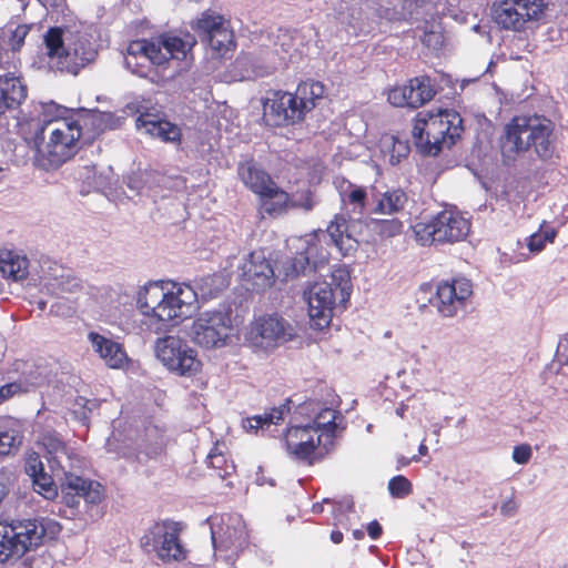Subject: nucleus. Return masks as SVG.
Here are the masks:
<instances>
[{"mask_svg": "<svg viewBox=\"0 0 568 568\" xmlns=\"http://www.w3.org/2000/svg\"><path fill=\"white\" fill-rule=\"evenodd\" d=\"M307 244L305 251L300 252L295 257L284 264L285 276L294 277L300 274H306L308 270H316L318 247L315 243L310 244L308 240H301Z\"/></svg>", "mask_w": 568, "mask_h": 568, "instance_id": "nucleus-30", "label": "nucleus"}, {"mask_svg": "<svg viewBox=\"0 0 568 568\" xmlns=\"http://www.w3.org/2000/svg\"><path fill=\"white\" fill-rule=\"evenodd\" d=\"M322 403V458L336 452L347 428V420L338 409L341 399L333 392Z\"/></svg>", "mask_w": 568, "mask_h": 568, "instance_id": "nucleus-17", "label": "nucleus"}, {"mask_svg": "<svg viewBox=\"0 0 568 568\" xmlns=\"http://www.w3.org/2000/svg\"><path fill=\"white\" fill-rule=\"evenodd\" d=\"M293 205L301 206L304 210L308 211L314 206V203L310 196H306V199L303 202H297L296 200H294Z\"/></svg>", "mask_w": 568, "mask_h": 568, "instance_id": "nucleus-60", "label": "nucleus"}, {"mask_svg": "<svg viewBox=\"0 0 568 568\" xmlns=\"http://www.w3.org/2000/svg\"><path fill=\"white\" fill-rule=\"evenodd\" d=\"M316 405H317L316 402L303 403L302 405L298 406L297 413L301 414V415L302 414H307L310 408L314 407Z\"/></svg>", "mask_w": 568, "mask_h": 568, "instance_id": "nucleus-61", "label": "nucleus"}, {"mask_svg": "<svg viewBox=\"0 0 568 568\" xmlns=\"http://www.w3.org/2000/svg\"><path fill=\"white\" fill-rule=\"evenodd\" d=\"M418 454L419 456H426L428 454V447L425 444V438L422 440L418 447Z\"/></svg>", "mask_w": 568, "mask_h": 568, "instance_id": "nucleus-63", "label": "nucleus"}, {"mask_svg": "<svg viewBox=\"0 0 568 568\" xmlns=\"http://www.w3.org/2000/svg\"><path fill=\"white\" fill-rule=\"evenodd\" d=\"M0 273L4 278L22 281L29 274V260L13 252L3 253L0 256Z\"/></svg>", "mask_w": 568, "mask_h": 568, "instance_id": "nucleus-33", "label": "nucleus"}, {"mask_svg": "<svg viewBox=\"0 0 568 568\" xmlns=\"http://www.w3.org/2000/svg\"><path fill=\"white\" fill-rule=\"evenodd\" d=\"M235 67L240 70V80L265 77L271 74L275 69L265 58L251 53L239 57L235 61Z\"/></svg>", "mask_w": 568, "mask_h": 568, "instance_id": "nucleus-31", "label": "nucleus"}, {"mask_svg": "<svg viewBox=\"0 0 568 568\" xmlns=\"http://www.w3.org/2000/svg\"><path fill=\"white\" fill-rule=\"evenodd\" d=\"M531 447L527 444L516 446L513 450V459L517 464L525 465L531 458Z\"/></svg>", "mask_w": 568, "mask_h": 568, "instance_id": "nucleus-52", "label": "nucleus"}, {"mask_svg": "<svg viewBox=\"0 0 568 568\" xmlns=\"http://www.w3.org/2000/svg\"><path fill=\"white\" fill-rule=\"evenodd\" d=\"M381 151L392 165H396L408 155L409 145L407 141L400 140L397 136L385 135L381 140Z\"/></svg>", "mask_w": 568, "mask_h": 568, "instance_id": "nucleus-40", "label": "nucleus"}, {"mask_svg": "<svg viewBox=\"0 0 568 568\" xmlns=\"http://www.w3.org/2000/svg\"><path fill=\"white\" fill-rule=\"evenodd\" d=\"M138 307L145 324L155 333L189 318L199 308L197 293L185 283L152 282L138 295Z\"/></svg>", "mask_w": 568, "mask_h": 568, "instance_id": "nucleus-1", "label": "nucleus"}, {"mask_svg": "<svg viewBox=\"0 0 568 568\" xmlns=\"http://www.w3.org/2000/svg\"><path fill=\"white\" fill-rule=\"evenodd\" d=\"M11 545H13V541L10 537L8 523H0V562L16 556V550Z\"/></svg>", "mask_w": 568, "mask_h": 568, "instance_id": "nucleus-47", "label": "nucleus"}, {"mask_svg": "<svg viewBox=\"0 0 568 568\" xmlns=\"http://www.w3.org/2000/svg\"><path fill=\"white\" fill-rule=\"evenodd\" d=\"M518 505L516 500L511 497L504 501L500 506V511L504 516L511 517L517 513Z\"/></svg>", "mask_w": 568, "mask_h": 568, "instance_id": "nucleus-54", "label": "nucleus"}, {"mask_svg": "<svg viewBox=\"0 0 568 568\" xmlns=\"http://www.w3.org/2000/svg\"><path fill=\"white\" fill-rule=\"evenodd\" d=\"M240 270L242 278L255 291H264L274 282V270L262 250L252 252Z\"/></svg>", "mask_w": 568, "mask_h": 568, "instance_id": "nucleus-23", "label": "nucleus"}, {"mask_svg": "<svg viewBox=\"0 0 568 568\" xmlns=\"http://www.w3.org/2000/svg\"><path fill=\"white\" fill-rule=\"evenodd\" d=\"M261 211L270 215L280 214L288 204V194L276 184L271 185L265 194H260Z\"/></svg>", "mask_w": 568, "mask_h": 568, "instance_id": "nucleus-39", "label": "nucleus"}, {"mask_svg": "<svg viewBox=\"0 0 568 568\" xmlns=\"http://www.w3.org/2000/svg\"><path fill=\"white\" fill-rule=\"evenodd\" d=\"M44 286L52 294L60 295L81 291L83 283L70 272L61 270L60 274H53L52 277L45 278Z\"/></svg>", "mask_w": 568, "mask_h": 568, "instance_id": "nucleus-37", "label": "nucleus"}, {"mask_svg": "<svg viewBox=\"0 0 568 568\" xmlns=\"http://www.w3.org/2000/svg\"><path fill=\"white\" fill-rule=\"evenodd\" d=\"M153 41L159 44L161 55H164V64L168 63L170 59H184L187 51L193 45V41H183L178 37H161Z\"/></svg>", "mask_w": 568, "mask_h": 568, "instance_id": "nucleus-38", "label": "nucleus"}, {"mask_svg": "<svg viewBox=\"0 0 568 568\" xmlns=\"http://www.w3.org/2000/svg\"><path fill=\"white\" fill-rule=\"evenodd\" d=\"M29 28L19 24L14 29L7 28L0 33V68L9 69L14 63V55L22 47Z\"/></svg>", "mask_w": 568, "mask_h": 568, "instance_id": "nucleus-26", "label": "nucleus"}, {"mask_svg": "<svg viewBox=\"0 0 568 568\" xmlns=\"http://www.w3.org/2000/svg\"><path fill=\"white\" fill-rule=\"evenodd\" d=\"M313 423L310 425H292L285 434L287 453L296 459L308 460L320 445V413L312 410Z\"/></svg>", "mask_w": 568, "mask_h": 568, "instance_id": "nucleus-21", "label": "nucleus"}, {"mask_svg": "<svg viewBox=\"0 0 568 568\" xmlns=\"http://www.w3.org/2000/svg\"><path fill=\"white\" fill-rule=\"evenodd\" d=\"M8 491V478L6 474L0 470V501L7 496Z\"/></svg>", "mask_w": 568, "mask_h": 568, "instance_id": "nucleus-59", "label": "nucleus"}, {"mask_svg": "<svg viewBox=\"0 0 568 568\" xmlns=\"http://www.w3.org/2000/svg\"><path fill=\"white\" fill-rule=\"evenodd\" d=\"M26 473L31 477L34 490L50 500L57 496L52 476L44 473L43 463L37 453H32L26 463Z\"/></svg>", "mask_w": 568, "mask_h": 568, "instance_id": "nucleus-28", "label": "nucleus"}, {"mask_svg": "<svg viewBox=\"0 0 568 568\" xmlns=\"http://www.w3.org/2000/svg\"><path fill=\"white\" fill-rule=\"evenodd\" d=\"M111 119L110 113L92 112L83 119L84 124L93 125L97 131H103L108 128V121Z\"/></svg>", "mask_w": 568, "mask_h": 568, "instance_id": "nucleus-51", "label": "nucleus"}, {"mask_svg": "<svg viewBox=\"0 0 568 568\" xmlns=\"http://www.w3.org/2000/svg\"><path fill=\"white\" fill-rule=\"evenodd\" d=\"M545 223L540 229L528 237L527 246L530 252L539 253L544 250L547 242L552 243L557 231L554 227L544 229Z\"/></svg>", "mask_w": 568, "mask_h": 568, "instance_id": "nucleus-43", "label": "nucleus"}, {"mask_svg": "<svg viewBox=\"0 0 568 568\" xmlns=\"http://www.w3.org/2000/svg\"><path fill=\"white\" fill-rule=\"evenodd\" d=\"M88 339L93 351L99 354L109 367L120 368L126 363L128 355L120 343L95 332H90Z\"/></svg>", "mask_w": 568, "mask_h": 568, "instance_id": "nucleus-25", "label": "nucleus"}, {"mask_svg": "<svg viewBox=\"0 0 568 568\" xmlns=\"http://www.w3.org/2000/svg\"><path fill=\"white\" fill-rule=\"evenodd\" d=\"M27 98V88L19 78L0 77V114L17 109Z\"/></svg>", "mask_w": 568, "mask_h": 568, "instance_id": "nucleus-29", "label": "nucleus"}, {"mask_svg": "<svg viewBox=\"0 0 568 568\" xmlns=\"http://www.w3.org/2000/svg\"><path fill=\"white\" fill-rule=\"evenodd\" d=\"M26 388L27 387L23 385L22 379H19V381L12 382V383H8V384L1 386L0 387V402L2 403L7 399H10L11 397H13L17 394L27 393Z\"/></svg>", "mask_w": 568, "mask_h": 568, "instance_id": "nucleus-49", "label": "nucleus"}, {"mask_svg": "<svg viewBox=\"0 0 568 568\" xmlns=\"http://www.w3.org/2000/svg\"><path fill=\"white\" fill-rule=\"evenodd\" d=\"M388 490L394 498H404L412 494L413 486L405 476L397 475L388 481Z\"/></svg>", "mask_w": 568, "mask_h": 568, "instance_id": "nucleus-46", "label": "nucleus"}, {"mask_svg": "<svg viewBox=\"0 0 568 568\" xmlns=\"http://www.w3.org/2000/svg\"><path fill=\"white\" fill-rule=\"evenodd\" d=\"M326 243L335 248L341 256H347L356 250V241L348 234V222L345 216L336 215L326 229Z\"/></svg>", "mask_w": 568, "mask_h": 568, "instance_id": "nucleus-27", "label": "nucleus"}, {"mask_svg": "<svg viewBox=\"0 0 568 568\" xmlns=\"http://www.w3.org/2000/svg\"><path fill=\"white\" fill-rule=\"evenodd\" d=\"M556 355L559 363L568 365V333L559 341Z\"/></svg>", "mask_w": 568, "mask_h": 568, "instance_id": "nucleus-53", "label": "nucleus"}, {"mask_svg": "<svg viewBox=\"0 0 568 568\" xmlns=\"http://www.w3.org/2000/svg\"><path fill=\"white\" fill-rule=\"evenodd\" d=\"M423 42L428 47L433 45L436 48L442 44V36L435 32L425 33Z\"/></svg>", "mask_w": 568, "mask_h": 568, "instance_id": "nucleus-57", "label": "nucleus"}, {"mask_svg": "<svg viewBox=\"0 0 568 568\" xmlns=\"http://www.w3.org/2000/svg\"><path fill=\"white\" fill-rule=\"evenodd\" d=\"M303 302L307 307L311 325L320 326V286L316 282L308 283L303 291Z\"/></svg>", "mask_w": 568, "mask_h": 568, "instance_id": "nucleus-41", "label": "nucleus"}, {"mask_svg": "<svg viewBox=\"0 0 568 568\" xmlns=\"http://www.w3.org/2000/svg\"><path fill=\"white\" fill-rule=\"evenodd\" d=\"M252 342L263 348L275 347L293 338L292 325L277 314L257 317L251 325Z\"/></svg>", "mask_w": 568, "mask_h": 568, "instance_id": "nucleus-18", "label": "nucleus"}, {"mask_svg": "<svg viewBox=\"0 0 568 568\" xmlns=\"http://www.w3.org/2000/svg\"><path fill=\"white\" fill-rule=\"evenodd\" d=\"M314 81L301 82L295 93L270 91L263 100V119L267 125L284 126L303 120L316 105L320 97L314 92Z\"/></svg>", "mask_w": 568, "mask_h": 568, "instance_id": "nucleus-6", "label": "nucleus"}, {"mask_svg": "<svg viewBox=\"0 0 568 568\" xmlns=\"http://www.w3.org/2000/svg\"><path fill=\"white\" fill-rule=\"evenodd\" d=\"M38 443L44 448L48 463L67 449L65 444L55 432H43L39 436Z\"/></svg>", "mask_w": 568, "mask_h": 568, "instance_id": "nucleus-42", "label": "nucleus"}, {"mask_svg": "<svg viewBox=\"0 0 568 568\" xmlns=\"http://www.w3.org/2000/svg\"><path fill=\"white\" fill-rule=\"evenodd\" d=\"M383 532V528L377 520H373L367 526V534L372 539H378Z\"/></svg>", "mask_w": 568, "mask_h": 568, "instance_id": "nucleus-55", "label": "nucleus"}, {"mask_svg": "<svg viewBox=\"0 0 568 568\" xmlns=\"http://www.w3.org/2000/svg\"><path fill=\"white\" fill-rule=\"evenodd\" d=\"M183 528L180 521H158L143 535L141 546L148 552L154 551L164 562L182 561L187 552L180 540Z\"/></svg>", "mask_w": 568, "mask_h": 568, "instance_id": "nucleus-9", "label": "nucleus"}, {"mask_svg": "<svg viewBox=\"0 0 568 568\" xmlns=\"http://www.w3.org/2000/svg\"><path fill=\"white\" fill-rule=\"evenodd\" d=\"M290 404L291 400L287 399L284 404L272 408L263 415H255L246 418L243 420V428L246 432L256 433L258 429L267 428L271 425H277L280 422L284 420L285 415L290 413Z\"/></svg>", "mask_w": 568, "mask_h": 568, "instance_id": "nucleus-35", "label": "nucleus"}, {"mask_svg": "<svg viewBox=\"0 0 568 568\" xmlns=\"http://www.w3.org/2000/svg\"><path fill=\"white\" fill-rule=\"evenodd\" d=\"M194 29L201 40L217 54L223 55L234 47L233 31L230 29L229 22L220 14L202 13Z\"/></svg>", "mask_w": 568, "mask_h": 568, "instance_id": "nucleus-19", "label": "nucleus"}, {"mask_svg": "<svg viewBox=\"0 0 568 568\" xmlns=\"http://www.w3.org/2000/svg\"><path fill=\"white\" fill-rule=\"evenodd\" d=\"M462 124V116L454 110L418 112L414 120L412 136L422 154L435 156L443 148H450L460 138Z\"/></svg>", "mask_w": 568, "mask_h": 568, "instance_id": "nucleus-4", "label": "nucleus"}, {"mask_svg": "<svg viewBox=\"0 0 568 568\" xmlns=\"http://www.w3.org/2000/svg\"><path fill=\"white\" fill-rule=\"evenodd\" d=\"M209 460H210V465L214 469L221 470L223 468V466L225 465L223 473L219 471V474H217L221 478H225V477L230 476L232 474V471L234 470V465H227L225 457L221 454H210Z\"/></svg>", "mask_w": 568, "mask_h": 568, "instance_id": "nucleus-50", "label": "nucleus"}, {"mask_svg": "<svg viewBox=\"0 0 568 568\" xmlns=\"http://www.w3.org/2000/svg\"><path fill=\"white\" fill-rule=\"evenodd\" d=\"M237 172L244 184L258 195L265 194V191L275 184L266 172L251 161L241 163Z\"/></svg>", "mask_w": 568, "mask_h": 568, "instance_id": "nucleus-32", "label": "nucleus"}, {"mask_svg": "<svg viewBox=\"0 0 568 568\" xmlns=\"http://www.w3.org/2000/svg\"><path fill=\"white\" fill-rule=\"evenodd\" d=\"M418 460H419V456L418 455H414L410 458H407V457H405L403 455H398L396 457V463H397L396 469L398 470V469H400L403 467L408 466L410 463H413V462L417 463Z\"/></svg>", "mask_w": 568, "mask_h": 568, "instance_id": "nucleus-58", "label": "nucleus"}, {"mask_svg": "<svg viewBox=\"0 0 568 568\" xmlns=\"http://www.w3.org/2000/svg\"><path fill=\"white\" fill-rule=\"evenodd\" d=\"M322 322L329 325L334 311H343L349 300L352 283L349 272L337 267L322 283Z\"/></svg>", "mask_w": 568, "mask_h": 568, "instance_id": "nucleus-16", "label": "nucleus"}, {"mask_svg": "<svg viewBox=\"0 0 568 568\" xmlns=\"http://www.w3.org/2000/svg\"><path fill=\"white\" fill-rule=\"evenodd\" d=\"M436 91L429 77H416L407 84L396 87L388 92V101L394 106L419 108L430 101Z\"/></svg>", "mask_w": 568, "mask_h": 568, "instance_id": "nucleus-22", "label": "nucleus"}, {"mask_svg": "<svg viewBox=\"0 0 568 568\" xmlns=\"http://www.w3.org/2000/svg\"><path fill=\"white\" fill-rule=\"evenodd\" d=\"M215 552L233 559L247 544L245 523L239 514L215 515L207 519Z\"/></svg>", "mask_w": 568, "mask_h": 568, "instance_id": "nucleus-10", "label": "nucleus"}, {"mask_svg": "<svg viewBox=\"0 0 568 568\" xmlns=\"http://www.w3.org/2000/svg\"><path fill=\"white\" fill-rule=\"evenodd\" d=\"M22 443L20 424L11 417L0 418V455H10Z\"/></svg>", "mask_w": 568, "mask_h": 568, "instance_id": "nucleus-34", "label": "nucleus"}, {"mask_svg": "<svg viewBox=\"0 0 568 568\" xmlns=\"http://www.w3.org/2000/svg\"><path fill=\"white\" fill-rule=\"evenodd\" d=\"M554 130V123L545 116H515L504 130L503 158L511 162L532 150L541 160L551 159L555 153Z\"/></svg>", "mask_w": 568, "mask_h": 568, "instance_id": "nucleus-2", "label": "nucleus"}, {"mask_svg": "<svg viewBox=\"0 0 568 568\" xmlns=\"http://www.w3.org/2000/svg\"><path fill=\"white\" fill-rule=\"evenodd\" d=\"M469 230V221L450 210L439 212L429 222H418L413 226L415 239L420 245L463 241Z\"/></svg>", "mask_w": 568, "mask_h": 568, "instance_id": "nucleus-8", "label": "nucleus"}, {"mask_svg": "<svg viewBox=\"0 0 568 568\" xmlns=\"http://www.w3.org/2000/svg\"><path fill=\"white\" fill-rule=\"evenodd\" d=\"M136 128L163 142L179 143L182 136L181 129L176 124L156 114H140L136 119Z\"/></svg>", "mask_w": 568, "mask_h": 568, "instance_id": "nucleus-24", "label": "nucleus"}, {"mask_svg": "<svg viewBox=\"0 0 568 568\" xmlns=\"http://www.w3.org/2000/svg\"><path fill=\"white\" fill-rule=\"evenodd\" d=\"M232 311L225 306L201 312L190 328L192 341L206 349L222 348L232 342Z\"/></svg>", "mask_w": 568, "mask_h": 568, "instance_id": "nucleus-7", "label": "nucleus"}, {"mask_svg": "<svg viewBox=\"0 0 568 568\" xmlns=\"http://www.w3.org/2000/svg\"><path fill=\"white\" fill-rule=\"evenodd\" d=\"M44 45L49 67L74 75L97 55L95 49L87 37L59 27L47 31Z\"/></svg>", "mask_w": 568, "mask_h": 568, "instance_id": "nucleus-5", "label": "nucleus"}, {"mask_svg": "<svg viewBox=\"0 0 568 568\" xmlns=\"http://www.w3.org/2000/svg\"><path fill=\"white\" fill-rule=\"evenodd\" d=\"M352 535L356 540H361L364 538V531L362 529L353 530Z\"/></svg>", "mask_w": 568, "mask_h": 568, "instance_id": "nucleus-64", "label": "nucleus"}, {"mask_svg": "<svg viewBox=\"0 0 568 568\" xmlns=\"http://www.w3.org/2000/svg\"><path fill=\"white\" fill-rule=\"evenodd\" d=\"M154 351L163 366L175 375L192 377L201 369L197 352L180 336L168 335L158 338Z\"/></svg>", "mask_w": 568, "mask_h": 568, "instance_id": "nucleus-11", "label": "nucleus"}, {"mask_svg": "<svg viewBox=\"0 0 568 568\" xmlns=\"http://www.w3.org/2000/svg\"><path fill=\"white\" fill-rule=\"evenodd\" d=\"M471 294L473 285L469 280L459 277L445 281L437 285L434 305L443 316L453 317L465 308Z\"/></svg>", "mask_w": 568, "mask_h": 568, "instance_id": "nucleus-20", "label": "nucleus"}, {"mask_svg": "<svg viewBox=\"0 0 568 568\" xmlns=\"http://www.w3.org/2000/svg\"><path fill=\"white\" fill-rule=\"evenodd\" d=\"M373 230L382 237H393L402 233L403 223L398 219L374 220Z\"/></svg>", "mask_w": 568, "mask_h": 568, "instance_id": "nucleus-44", "label": "nucleus"}, {"mask_svg": "<svg viewBox=\"0 0 568 568\" xmlns=\"http://www.w3.org/2000/svg\"><path fill=\"white\" fill-rule=\"evenodd\" d=\"M10 537L16 550V556L21 557L28 551L34 550L45 541L55 538L61 526L51 518H26L8 523Z\"/></svg>", "mask_w": 568, "mask_h": 568, "instance_id": "nucleus-12", "label": "nucleus"}, {"mask_svg": "<svg viewBox=\"0 0 568 568\" xmlns=\"http://www.w3.org/2000/svg\"><path fill=\"white\" fill-rule=\"evenodd\" d=\"M331 540H332L334 544H339V542H342V540H343V534H342V531H339V530H333V531L331 532Z\"/></svg>", "mask_w": 568, "mask_h": 568, "instance_id": "nucleus-62", "label": "nucleus"}, {"mask_svg": "<svg viewBox=\"0 0 568 568\" xmlns=\"http://www.w3.org/2000/svg\"><path fill=\"white\" fill-rule=\"evenodd\" d=\"M21 379L23 385L27 387L26 392H29L30 389L44 384L47 381V376L40 368H37L31 369L29 372H24L23 377Z\"/></svg>", "mask_w": 568, "mask_h": 568, "instance_id": "nucleus-48", "label": "nucleus"}, {"mask_svg": "<svg viewBox=\"0 0 568 568\" xmlns=\"http://www.w3.org/2000/svg\"><path fill=\"white\" fill-rule=\"evenodd\" d=\"M80 460L67 448L49 462L52 474L61 480V485L73 490L77 496L82 497L89 504H98L102 498V486L88 480L73 473L79 467Z\"/></svg>", "mask_w": 568, "mask_h": 568, "instance_id": "nucleus-13", "label": "nucleus"}, {"mask_svg": "<svg viewBox=\"0 0 568 568\" xmlns=\"http://www.w3.org/2000/svg\"><path fill=\"white\" fill-rule=\"evenodd\" d=\"M124 64L131 73L154 81L158 77L154 68L164 65V55H161L156 42L134 40L126 48Z\"/></svg>", "mask_w": 568, "mask_h": 568, "instance_id": "nucleus-15", "label": "nucleus"}, {"mask_svg": "<svg viewBox=\"0 0 568 568\" xmlns=\"http://www.w3.org/2000/svg\"><path fill=\"white\" fill-rule=\"evenodd\" d=\"M81 136L82 126L78 120H42L36 130L33 164L44 171L59 169L75 154Z\"/></svg>", "mask_w": 568, "mask_h": 568, "instance_id": "nucleus-3", "label": "nucleus"}, {"mask_svg": "<svg viewBox=\"0 0 568 568\" xmlns=\"http://www.w3.org/2000/svg\"><path fill=\"white\" fill-rule=\"evenodd\" d=\"M408 196L402 189H393L384 192L377 200L374 213L396 214L405 210Z\"/></svg>", "mask_w": 568, "mask_h": 568, "instance_id": "nucleus-36", "label": "nucleus"}, {"mask_svg": "<svg viewBox=\"0 0 568 568\" xmlns=\"http://www.w3.org/2000/svg\"><path fill=\"white\" fill-rule=\"evenodd\" d=\"M126 184L131 190L136 191L138 193L142 192L144 187L142 183V175L129 176Z\"/></svg>", "mask_w": 568, "mask_h": 568, "instance_id": "nucleus-56", "label": "nucleus"}, {"mask_svg": "<svg viewBox=\"0 0 568 568\" xmlns=\"http://www.w3.org/2000/svg\"><path fill=\"white\" fill-rule=\"evenodd\" d=\"M349 192L343 196V202L353 205V212L362 214L365 209L366 191L361 186L349 185Z\"/></svg>", "mask_w": 568, "mask_h": 568, "instance_id": "nucleus-45", "label": "nucleus"}, {"mask_svg": "<svg viewBox=\"0 0 568 568\" xmlns=\"http://www.w3.org/2000/svg\"><path fill=\"white\" fill-rule=\"evenodd\" d=\"M545 7V0H501L494 4L493 17L504 29L519 30L527 21L538 19Z\"/></svg>", "mask_w": 568, "mask_h": 568, "instance_id": "nucleus-14", "label": "nucleus"}]
</instances>
